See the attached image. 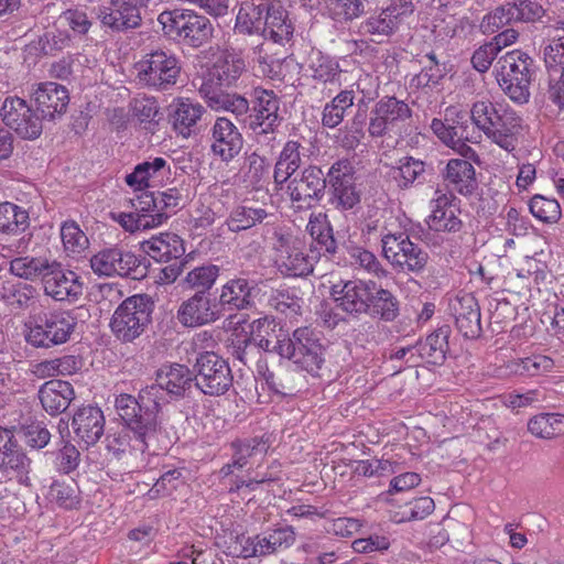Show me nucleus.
<instances>
[{
  "label": "nucleus",
  "mask_w": 564,
  "mask_h": 564,
  "mask_svg": "<svg viewBox=\"0 0 564 564\" xmlns=\"http://www.w3.org/2000/svg\"><path fill=\"white\" fill-rule=\"evenodd\" d=\"M449 334V326L445 325L430 334L425 340L416 343V349L420 351L424 362L442 365L445 361Z\"/></svg>",
  "instance_id": "nucleus-34"
},
{
  "label": "nucleus",
  "mask_w": 564,
  "mask_h": 564,
  "mask_svg": "<svg viewBox=\"0 0 564 564\" xmlns=\"http://www.w3.org/2000/svg\"><path fill=\"white\" fill-rule=\"evenodd\" d=\"M274 217L273 214L267 213L263 208H252L247 206H240L236 208L226 224L228 229L232 232H239L247 230L257 224H261L265 218Z\"/></svg>",
  "instance_id": "nucleus-44"
},
{
  "label": "nucleus",
  "mask_w": 564,
  "mask_h": 564,
  "mask_svg": "<svg viewBox=\"0 0 564 564\" xmlns=\"http://www.w3.org/2000/svg\"><path fill=\"white\" fill-rule=\"evenodd\" d=\"M29 226V214L20 206L3 202L0 203V232L17 235Z\"/></svg>",
  "instance_id": "nucleus-43"
},
{
  "label": "nucleus",
  "mask_w": 564,
  "mask_h": 564,
  "mask_svg": "<svg viewBox=\"0 0 564 564\" xmlns=\"http://www.w3.org/2000/svg\"><path fill=\"white\" fill-rule=\"evenodd\" d=\"M326 176L321 167L310 165L289 181L286 189L297 208L311 207L325 194Z\"/></svg>",
  "instance_id": "nucleus-19"
},
{
  "label": "nucleus",
  "mask_w": 564,
  "mask_h": 564,
  "mask_svg": "<svg viewBox=\"0 0 564 564\" xmlns=\"http://www.w3.org/2000/svg\"><path fill=\"white\" fill-rule=\"evenodd\" d=\"M36 110L44 119L54 120L66 111L69 102L67 89L53 82L40 83L31 95Z\"/></svg>",
  "instance_id": "nucleus-23"
},
{
  "label": "nucleus",
  "mask_w": 564,
  "mask_h": 564,
  "mask_svg": "<svg viewBox=\"0 0 564 564\" xmlns=\"http://www.w3.org/2000/svg\"><path fill=\"white\" fill-rule=\"evenodd\" d=\"M275 263L281 273L304 276L313 272L312 259L304 253L300 242L291 235L274 234Z\"/></svg>",
  "instance_id": "nucleus-17"
},
{
  "label": "nucleus",
  "mask_w": 564,
  "mask_h": 564,
  "mask_svg": "<svg viewBox=\"0 0 564 564\" xmlns=\"http://www.w3.org/2000/svg\"><path fill=\"white\" fill-rule=\"evenodd\" d=\"M150 0H109V6L97 9L100 23L113 32H126L141 25V11Z\"/></svg>",
  "instance_id": "nucleus-16"
},
{
  "label": "nucleus",
  "mask_w": 564,
  "mask_h": 564,
  "mask_svg": "<svg viewBox=\"0 0 564 564\" xmlns=\"http://www.w3.org/2000/svg\"><path fill=\"white\" fill-rule=\"evenodd\" d=\"M285 358L312 376H318L325 362V348L318 332L310 327L296 328L288 339Z\"/></svg>",
  "instance_id": "nucleus-9"
},
{
  "label": "nucleus",
  "mask_w": 564,
  "mask_h": 564,
  "mask_svg": "<svg viewBox=\"0 0 564 564\" xmlns=\"http://www.w3.org/2000/svg\"><path fill=\"white\" fill-rule=\"evenodd\" d=\"M356 172L355 167L349 160L336 161L326 176V185H343V184H356Z\"/></svg>",
  "instance_id": "nucleus-61"
},
{
  "label": "nucleus",
  "mask_w": 564,
  "mask_h": 564,
  "mask_svg": "<svg viewBox=\"0 0 564 564\" xmlns=\"http://www.w3.org/2000/svg\"><path fill=\"white\" fill-rule=\"evenodd\" d=\"M72 426L87 446L95 445L105 432V416L102 411L93 405L80 408L73 416Z\"/></svg>",
  "instance_id": "nucleus-25"
},
{
  "label": "nucleus",
  "mask_w": 564,
  "mask_h": 564,
  "mask_svg": "<svg viewBox=\"0 0 564 564\" xmlns=\"http://www.w3.org/2000/svg\"><path fill=\"white\" fill-rule=\"evenodd\" d=\"M223 316L219 302L212 293L195 292L177 310V319L185 327L208 325Z\"/></svg>",
  "instance_id": "nucleus-18"
},
{
  "label": "nucleus",
  "mask_w": 564,
  "mask_h": 564,
  "mask_svg": "<svg viewBox=\"0 0 564 564\" xmlns=\"http://www.w3.org/2000/svg\"><path fill=\"white\" fill-rule=\"evenodd\" d=\"M171 120L174 129L184 137L192 133V129L205 112L204 107L189 98H177L171 105Z\"/></svg>",
  "instance_id": "nucleus-31"
},
{
  "label": "nucleus",
  "mask_w": 564,
  "mask_h": 564,
  "mask_svg": "<svg viewBox=\"0 0 564 564\" xmlns=\"http://www.w3.org/2000/svg\"><path fill=\"white\" fill-rule=\"evenodd\" d=\"M141 249L156 262L178 260L185 254L184 241L173 232H162L144 240Z\"/></svg>",
  "instance_id": "nucleus-27"
},
{
  "label": "nucleus",
  "mask_w": 564,
  "mask_h": 564,
  "mask_svg": "<svg viewBox=\"0 0 564 564\" xmlns=\"http://www.w3.org/2000/svg\"><path fill=\"white\" fill-rule=\"evenodd\" d=\"M139 83L155 91L173 89L182 76V62L170 50L158 48L135 64Z\"/></svg>",
  "instance_id": "nucleus-6"
},
{
  "label": "nucleus",
  "mask_w": 564,
  "mask_h": 564,
  "mask_svg": "<svg viewBox=\"0 0 564 564\" xmlns=\"http://www.w3.org/2000/svg\"><path fill=\"white\" fill-rule=\"evenodd\" d=\"M457 330L465 338H477L481 333L480 307L470 294L457 295L449 304Z\"/></svg>",
  "instance_id": "nucleus-24"
},
{
  "label": "nucleus",
  "mask_w": 564,
  "mask_h": 564,
  "mask_svg": "<svg viewBox=\"0 0 564 564\" xmlns=\"http://www.w3.org/2000/svg\"><path fill=\"white\" fill-rule=\"evenodd\" d=\"M165 395L166 392L164 388L156 381L155 383L141 389L138 393L139 402L143 408V413H145L144 421L152 426L155 436L161 430V423L158 419V414L161 412L162 405L167 402Z\"/></svg>",
  "instance_id": "nucleus-35"
},
{
  "label": "nucleus",
  "mask_w": 564,
  "mask_h": 564,
  "mask_svg": "<svg viewBox=\"0 0 564 564\" xmlns=\"http://www.w3.org/2000/svg\"><path fill=\"white\" fill-rule=\"evenodd\" d=\"M370 112L365 110L356 111L352 119L340 130L339 144L346 150L356 149L366 134V127L369 126Z\"/></svg>",
  "instance_id": "nucleus-46"
},
{
  "label": "nucleus",
  "mask_w": 564,
  "mask_h": 564,
  "mask_svg": "<svg viewBox=\"0 0 564 564\" xmlns=\"http://www.w3.org/2000/svg\"><path fill=\"white\" fill-rule=\"evenodd\" d=\"M257 322L259 326L267 323L268 328L271 329V333L268 332L267 336H261L258 339L256 344L257 350L259 351L261 349L265 352H274L282 358H285L286 354H289V347L286 345L289 336L282 333L281 327H279V333H276L275 328L278 325L273 322H261V319H258Z\"/></svg>",
  "instance_id": "nucleus-48"
},
{
  "label": "nucleus",
  "mask_w": 564,
  "mask_h": 564,
  "mask_svg": "<svg viewBox=\"0 0 564 564\" xmlns=\"http://www.w3.org/2000/svg\"><path fill=\"white\" fill-rule=\"evenodd\" d=\"M254 104L250 115L249 127L254 132L258 142L274 140V127L281 118L279 117L280 99L272 91L267 89H254Z\"/></svg>",
  "instance_id": "nucleus-15"
},
{
  "label": "nucleus",
  "mask_w": 564,
  "mask_h": 564,
  "mask_svg": "<svg viewBox=\"0 0 564 564\" xmlns=\"http://www.w3.org/2000/svg\"><path fill=\"white\" fill-rule=\"evenodd\" d=\"M330 202L336 209L349 210L360 203V191L356 184L333 185Z\"/></svg>",
  "instance_id": "nucleus-57"
},
{
  "label": "nucleus",
  "mask_w": 564,
  "mask_h": 564,
  "mask_svg": "<svg viewBox=\"0 0 564 564\" xmlns=\"http://www.w3.org/2000/svg\"><path fill=\"white\" fill-rule=\"evenodd\" d=\"M295 538L296 534L291 525L273 529L268 533V535L261 538L263 547L261 553H264L265 556L280 550L289 549L294 544Z\"/></svg>",
  "instance_id": "nucleus-50"
},
{
  "label": "nucleus",
  "mask_w": 564,
  "mask_h": 564,
  "mask_svg": "<svg viewBox=\"0 0 564 564\" xmlns=\"http://www.w3.org/2000/svg\"><path fill=\"white\" fill-rule=\"evenodd\" d=\"M115 409L122 420L123 426L128 427L133 434L134 451L145 452L150 443L156 440V436L152 426L144 421L145 413H143L139 397L120 393L115 399Z\"/></svg>",
  "instance_id": "nucleus-14"
},
{
  "label": "nucleus",
  "mask_w": 564,
  "mask_h": 564,
  "mask_svg": "<svg viewBox=\"0 0 564 564\" xmlns=\"http://www.w3.org/2000/svg\"><path fill=\"white\" fill-rule=\"evenodd\" d=\"M257 283L243 276H235L225 282L218 296L223 314L248 311L256 306Z\"/></svg>",
  "instance_id": "nucleus-20"
},
{
  "label": "nucleus",
  "mask_w": 564,
  "mask_h": 564,
  "mask_svg": "<svg viewBox=\"0 0 564 564\" xmlns=\"http://www.w3.org/2000/svg\"><path fill=\"white\" fill-rule=\"evenodd\" d=\"M159 205V216H162L160 225L165 223L176 210L183 205L184 198L180 189L176 187L169 188L156 194Z\"/></svg>",
  "instance_id": "nucleus-58"
},
{
  "label": "nucleus",
  "mask_w": 564,
  "mask_h": 564,
  "mask_svg": "<svg viewBox=\"0 0 564 564\" xmlns=\"http://www.w3.org/2000/svg\"><path fill=\"white\" fill-rule=\"evenodd\" d=\"M196 387L207 395H223L232 386L234 376L227 360L214 351L197 355L193 366Z\"/></svg>",
  "instance_id": "nucleus-8"
},
{
  "label": "nucleus",
  "mask_w": 564,
  "mask_h": 564,
  "mask_svg": "<svg viewBox=\"0 0 564 564\" xmlns=\"http://www.w3.org/2000/svg\"><path fill=\"white\" fill-rule=\"evenodd\" d=\"M166 165L163 158H155L153 161H145L138 164L133 172L126 176V183L135 189H143L149 186V180L156 175Z\"/></svg>",
  "instance_id": "nucleus-49"
},
{
  "label": "nucleus",
  "mask_w": 564,
  "mask_h": 564,
  "mask_svg": "<svg viewBox=\"0 0 564 564\" xmlns=\"http://www.w3.org/2000/svg\"><path fill=\"white\" fill-rule=\"evenodd\" d=\"M306 230L319 254L334 256L337 252V240L326 214L311 215Z\"/></svg>",
  "instance_id": "nucleus-33"
},
{
  "label": "nucleus",
  "mask_w": 564,
  "mask_h": 564,
  "mask_svg": "<svg viewBox=\"0 0 564 564\" xmlns=\"http://www.w3.org/2000/svg\"><path fill=\"white\" fill-rule=\"evenodd\" d=\"M48 497L64 509L77 508L80 502L78 488L74 481H54L50 487Z\"/></svg>",
  "instance_id": "nucleus-53"
},
{
  "label": "nucleus",
  "mask_w": 564,
  "mask_h": 564,
  "mask_svg": "<svg viewBox=\"0 0 564 564\" xmlns=\"http://www.w3.org/2000/svg\"><path fill=\"white\" fill-rule=\"evenodd\" d=\"M75 326V318L67 312L39 315L26 335V340L34 347L44 348L64 344Z\"/></svg>",
  "instance_id": "nucleus-12"
},
{
  "label": "nucleus",
  "mask_w": 564,
  "mask_h": 564,
  "mask_svg": "<svg viewBox=\"0 0 564 564\" xmlns=\"http://www.w3.org/2000/svg\"><path fill=\"white\" fill-rule=\"evenodd\" d=\"M153 310L154 302L148 294L126 299L111 317L112 334L122 343H132L151 323Z\"/></svg>",
  "instance_id": "nucleus-7"
},
{
  "label": "nucleus",
  "mask_w": 564,
  "mask_h": 564,
  "mask_svg": "<svg viewBox=\"0 0 564 564\" xmlns=\"http://www.w3.org/2000/svg\"><path fill=\"white\" fill-rule=\"evenodd\" d=\"M454 196L445 194L434 200L432 214L429 216V228L434 231L458 232L463 223L458 217L459 209L453 205Z\"/></svg>",
  "instance_id": "nucleus-29"
},
{
  "label": "nucleus",
  "mask_w": 564,
  "mask_h": 564,
  "mask_svg": "<svg viewBox=\"0 0 564 564\" xmlns=\"http://www.w3.org/2000/svg\"><path fill=\"white\" fill-rule=\"evenodd\" d=\"M496 72L499 86L511 100L529 101L534 62L527 53L520 50L506 53L498 59Z\"/></svg>",
  "instance_id": "nucleus-5"
},
{
  "label": "nucleus",
  "mask_w": 564,
  "mask_h": 564,
  "mask_svg": "<svg viewBox=\"0 0 564 564\" xmlns=\"http://www.w3.org/2000/svg\"><path fill=\"white\" fill-rule=\"evenodd\" d=\"M336 306L352 317L368 315L384 322L399 316V301L393 293L373 280L339 281L330 288Z\"/></svg>",
  "instance_id": "nucleus-1"
},
{
  "label": "nucleus",
  "mask_w": 564,
  "mask_h": 564,
  "mask_svg": "<svg viewBox=\"0 0 564 564\" xmlns=\"http://www.w3.org/2000/svg\"><path fill=\"white\" fill-rule=\"evenodd\" d=\"M75 398L73 386L63 380H50L39 390L40 402L50 415L63 413Z\"/></svg>",
  "instance_id": "nucleus-28"
},
{
  "label": "nucleus",
  "mask_w": 564,
  "mask_h": 564,
  "mask_svg": "<svg viewBox=\"0 0 564 564\" xmlns=\"http://www.w3.org/2000/svg\"><path fill=\"white\" fill-rule=\"evenodd\" d=\"M382 256L393 271L421 275L430 262V254L404 231L387 232L381 237Z\"/></svg>",
  "instance_id": "nucleus-4"
},
{
  "label": "nucleus",
  "mask_w": 564,
  "mask_h": 564,
  "mask_svg": "<svg viewBox=\"0 0 564 564\" xmlns=\"http://www.w3.org/2000/svg\"><path fill=\"white\" fill-rule=\"evenodd\" d=\"M229 348L231 356L243 365L253 361L258 354L257 347L249 336H236L231 339Z\"/></svg>",
  "instance_id": "nucleus-64"
},
{
  "label": "nucleus",
  "mask_w": 564,
  "mask_h": 564,
  "mask_svg": "<svg viewBox=\"0 0 564 564\" xmlns=\"http://www.w3.org/2000/svg\"><path fill=\"white\" fill-rule=\"evenodd\" d=\"M90 267L98 275L124 276L141 280L148 274V267L131 251L118 247L106 248L94 254Z\"/></svg>",
  "instance_id": "nucleus-10"
},
{
  "label": "nucleus",
  "mask_w": 564,
  "mask_h": 564,
  "mask_svg": "<svg viewBox=\"0 0 564 564\" xmlns=\"http://www.w3.org/2000/svg\"><path fill=\"white\" fill-rule=\"evenodd\" d=\"M52 261L42 257H20L10 262V271L14 275L34 281L41 279L43 282Z\"/></svg>",
  "instance_id": "nucleus-40"
},
{
  "label": "nucleus",
  "mask_w": 564,
  "mask_h": 564,
  "mask_svg": "<svg viewBox=\"0 0 564 564\" xmlns=\"http://www.w3.org/2000/svg\"><path fill=\"white\" fill-rule=\"evenodd\" d=\"M531 214L546 224H555L561 218V207L556 199L534 195L529 203Z\"/></svg>",
  "instance_id": "nucleus-51"
},
{
  "label": "nucleus",
  "mask_w": 564,
  "mask_h": 564,
  "mask_svg": "<svg viewBox=\"0 0 564 564\" xmlns=\"http://www.w3.org/2000/svg\"><path fill=\"white\" fill-rule=\"evenodd\" d=\"M69 37L61 32H45L26 45V52L34 56L55 55L69 45Z\"/></svg>",
  "instance_id": "nucleus-47"
},
{
  "label": "nucleus",
  "mask_w": 564,
  "mask_h": 564,
  "mask_svg": "<svg viewBox=\"0 0 564 564\" xmlns=\"http://www.w3.org/2000/svg\"><path fill=\"white\" fill-rule=\"evenodd\" d=\"M511 22H514V20L513 15H511V7L508 1L486 14L480 23V29L484 33L492 34Z\"/></svg>",
  "instance_id": "nucleus-60"
},
{
  "label": "nucleus",
  "mask_w": 564,
  "mask_h": 564,
  "mask_svg": "<svg viewBox=\"0 0 564 564\" xmlns=\"http://www.w3.org/2000/svg\"><path fill=\"white\" fill-rule=\"evenodd\" d=\"M346 250L351 259V263L358 264L368 272L377 275H379L380 272H384L381 263L372 252L358 246H346Z\"/></svg>",
  "instance_id": "nucleus-63"
},
{
  "label": "nucleus",
  "mask_w": 564,
  "mask_h": 564,
  "mask_svg": "<svg viewBox=\"0 0 564 564\" xmlns=\"http://www.w3.org/2000/svg\"><path fill=\"white\" fill-rule=\"evenodd\" d=\"M336 17L345 21L359 18L365 12L362 0H324Z\"/></svg>",
  "instance_id": "nucleus-62"
},
{
  "label": "nucleus",
  "mask_w": 564,
  "mask_h": 564,
  "mask_svg": "<svg viewBox=\"0 0 564 564\" xmlns=\"http://www.w3.org/2000/svg\"><path fill=\"white\" fill-rule=\"evenodd\" d=\"M474 123L500 148L513 151L521 129V118L514 110L489 100L476 101L470 110Z\"/></svg>",
  "instance_id": "nucleus-2"
},
{
  "label": "nucleus",
  "mask_w": 564,
  "mask_h": 564,
  "mask_svg": "<svg viewBox=\"0 0 564 564\" xmlns=\"http://www.w3.org/2000/svg\"><path fill=\"white\" fill-rule=\"evenodd\" d=\"M232 447L235 448V465H237L238 468H242L247 465L250 457L264 455L269 445L262 438L254 437L234 442Z\"/></svg>",
  "instance_id": "nucleus-55"
},
{
  "label": "nucleus",
  "mask_w": 564,
  "mask_h": 564,
  "mask_svg": "<svg viewBox=\"0 0 564 564\" xmlns=\"http://www.w3.org/2000/svg\"><path fill=\"white\" fill-rule=\"evenodd\" d=\"M243 148V137L239 129L226 117H218L210 129V150L214 155L229 162Z\"/></svg>",
  "instance_id": "nucleus-21"
},
{
  "label": "nucleus",
  "mask_w": 564,
  "mask_h": 564,
  "mask_svg": "<svg viewBox=\"0 0 564 564\" xmlns=\"http://www.w3.org/2000/svg\"><path fill=\"white\" fill-rule=\"evenodd\" d=\"M509 4L514 22H538L546 12L539 0H513Z\"/></svg>",
  "instance_id": "nucleus-52"
},
{
  "label": "nucleus",
  "mask_w": 564,
  "mask_h": 564,
  "mask_svg": "<svg viewBox=\"0 0 564 564\" xmlns=\"http://www.w3.org/2000/svg\"><path fill=\"white\" fill-rule=\"evenodd\" d=\"M399 20L392 19L383 13V9L373 15L367 18L360 24V32L369 35L370 40L381 43L384 37H389L399 29Z\"/></svg>",
  "instance_id": "nucleus-41"
},
{
  "label": "nucleus",
  "mask_w": 564,
  "mask_h": 564,
  "mask_svg": "<svg viewBox=\"0 0 564 564\" xmlns=\"http://www.w3.org/2000/svg\"><path fill=\"white\" fill-rule=\"evenodd\" d=\"M158 22L166 37L183 42L191 47L204 46L214 36V25L210 20L193 10H165L159 14Z\"/></svg>",
  "instance_id": "nucleus-3"
},
{
  "label": "nucleus",
  "mask_w": 564,
  "mask_h": 564,
  "mask_svg": "<svg viewBox=\"0 0 564 564\" xmlns=\"http://www.w3.org/2000/svg\"><path fill=\"white\" fill-rule=\"evenodd\" d=\"M30 465L31 460L22 452L17 441L13 442V446H9L8 451L0 455V468L4 473H13L21 484H26L29 479Z\"/></svg>",
  "instance_id": "nucleus-42"
},
{
  "label": "nucleus",
  "mask_w": 564,
  "mask_h": 564,
  "mask_svg": "<svg viewBox=\"0 0 564 564\" xmlns=\"http://www.w3.org/2000/svg\"><path fill=\"white\" fill-rule=\"evenodd\" d=\"M43 285L45 294L56 301H75L83 294V283L79 281V276L74 271L64 269L55 260L52 261Z\"/></svg>",
  "instance_id": "nucleus-22"
},
{
  "label": "nucleus",
  "mask_w": 564,
  "mask_h": 564,
  "mask_svg": "<svg viewBox=\"0 0 564 564\" xmlns=\"http://www.w3.org/2000/svg\"><path fill=\"white\" fill-rule=\"evenodd\" d=\"M392 175L400 188L408 189L426 182V163L413 156H404L392 169Z\"/></svg>",
  "instance_id": "nucleus-36"
},
{
  "label": "nucleus",
  "mask_w": 564,
  "mask_h": 564,
  "mask_svg": "<svg viewBox=\"0 0 564 564\" xmlns=\"http://www.w3.org/2000/svg\"><path fill=\"white\" fill-rule=\"evenodd\" d=\"M220 269L216 264H203L188 271L181 280V285L185 290L195 292L210 293L216 284Z\"/></svg>",
  "instance_id": "nucleus-38"
},
{
  "label": "nucleus",
  "mask_w": 564,
  "mask_h": 564,
  "mask_svg": "<svg viewBox=\"0 0 564 564\" xmlns=\"http://www.w3.org/2000/svg\"><path fill=\"white\" fill-rule=\"evenodd\" d=\"M445 180L454 191L464 196L471 195L478 187L475 169L467 160H449L445 170Z\"/></svg>",
  "instance_id": "nucleus-30"
},
{
  "label": "nucleus",
  "mask_w": 564,
  "mask_h": 564,
  "mask_svg": "<svg viewBox=\"0 0 564 564\" xmlns=\"http://www.w3.org/2000/svg\"><path fill=\"white\" fill-rule=\"evenodd\" d=\"M354 91L343 90L324 107L322 123L327 128H336L345 117L347 109L354 106Z\"/></svg>",
  "instance_id": "nucleus-45"
},
{
  "label": "nucleus",
  "mask_w": 564,
  "mask_h": 564,
  "mask_svg": "<svg viewBox=\"0 0 564 564\" xmlns=\"http://www.w3.org/2000/svg\"><path fill=\"white\" fill-rule=\"evenodd\" d=\"M265 35L275 43L289 41L294 32V26L289 19L288 12L279 4H267L265 11Z\"/></svg>",
  "instance_id": "nucleus-37"
},
{
  "label": "nucleus",
  "mask_w": 564,
  "mask_h": 564,
  "mask_svg": "<svg viewBox=\"0 0 564 564\" xmlns=\"http://www.w3.org/2000/svg\"><path fill=\"white\" fill-rule=\"evenodd\" d=\"M155 381L160 382L167 395L181 399L192 390L195 383L194 371L181 364L163 366L158 370Z\"/></svg>",
  "instance_id": "nucleus-26"
},
{
  "label": "nucleus",
  "mask_w": 564,
  "mask_h": 564,
  "mask_svg": "<svg viewBox=\"0 0 564 564\" xmlns=\"http://www.w3.org/2000/svg\"><path fill=\"white\" fill-rule=\"evenodd\" d=\"M265 11L267 3L256 4L252 1H243L236 17L235 32L265 35Z\"/></svg>",
  "instance_id": "nucleus-32"
},
{
  "label": "nucleus",
  "mask_w": 564,
  "mask_h": 564,
  "mask_svg": "<svg viewBox=\"0 0 564 564\" xmlns=\"http://www.w3.org/2000/svg\"><path fill=\"white\" fill-rule=\"evenodd\" d=\"M2 122L21 139L35 140L43 131V117L23 98L7 97L0 108Z\"/></svg>",
  "instance_id": "nucleus-11"
},
{
  "label": "nucleus",
  "mask_w": 564,
  "mask_h": 564,
  "mask_svg": "<svg viewBox=\"0 0 564 564\" xmlns=\"http://www.w3.org/2000/svg\"><path fill=\"white\" fill-rule=\"evenodd\" d=\"M61 238L67 252L80 253L88 247V238L74 220L65 221L61 227Z\"/></svg>",
  "instance_id": "nucleus-54"
},
{
  "label": "nucleus",
  "mask_w": 564,
  "mask_h": 564,
  "mask_svg": "<svg viewBox=\"0 0 564 564\" xmlns=\"http://www.w3.org/2000/svg\"><path fill=\"white\" fill-rule=\"evenodd\" d=\"M528 431L540 438L564 435V414L540 413L528 422Z\"/></svg>",
  "instance_id": "nucleus-39"
},
{
  "label": "nucleus",
  "mask_w": 564,
  "mask_h": 564,
  "mask_svg": "<svg viewBox=\"0 0 564 564\" xmlns=\"http://www.w3.org/2000/svg\"><path fill=\"white\" fill-rule=\"evenodd\" d=\"M412 118L410 106L394 96H384L370 110L367 131L371 138H381L399 130Z\"/></svg>",
  "instance_id": "nucleus-13"
},
{
  "label": "nucleus",
  "mask_w": 564,
  "mask_h": 564,
  "mask_svg": "<svg viewBox=\"0 0 564 564\" xmlns=\"http://www.w3.org/2000/svg\"><path fill=\"white\" fill-rule=\"evenodd\" d=\"M207 105L216 111H229L236 117L243 116L249 111V102L245 97L237 94H229L225 90L216 96Z\"/></svg>",
  "instance_id": "nucleus-56"
},
{
  "label": "nucleus",
  "mask_w": 564,
  "mask_h": 564,
  "mask_svg": "<svg viewBox=\"0 0 564 564\" xmlns=\"http://www.w3.org/2000/svg\"><path fill=\"white\" fill-rule=\"evenodd\" d=\"M543 59L549 72L564 74V36L551 40L543 47Z\"/></svg>",
  "instance_id": "nucleus-59"
}]
</instances>
